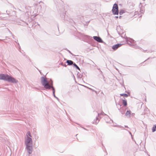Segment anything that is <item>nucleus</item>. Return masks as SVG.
Here are the masks:
<instances>
[{
	"instance_id": "nucleus-8",
	"label": "nucleus",
	"mask_w": 156,
	"mask_h": 156,
	"mask_svg": "<svg viewBox=\"0 0 156 156\" xmlns=\"http://www.w3.org/2000/svg\"><path fill=\"white\" fill-rule=\"evenodd\" d=\"M66 62L68 63V65H70L73 64V62L71 60H67L66 61Z\"/></svg>"
},
{
	"instance_id": "nucleus-13",
	"label": "nucleus",
	"mask_w": 156,
	"mask_h": 156,
	"mask_svg": "<svg viewBox=\"0 0 156 156\" xmlns=\"http://www.w3.org/2000/svg\"><path fill=\"white\" fill-rule=\"evenodd\" d=\"M120 95L121 96H124L125 97H128V95L126 94H120Z\"/></svg>"
},
{
	"instance_id": "nucleus-1",
	"label": "nucleus",
	"mask_w": 156,
	"mask_h": 156,
	"mask_svg": "<svg viewBox=\"0 0 156 156\" xmlns=\"http://www.w3.org/2000/svg\"><path fill=\"white\" fill-rule=\"evenodd\" d=\"M27 138L25 141V144L26 146V148L29 154H31L32 151V141L30 133L28 132L27 134Z\"/></svg>"
},
{
	"instance_id": "nucleus-9",
	"label": "nucleus",
	"mask_w": 156,
	"mask_h": 156,
	"mask_svg": "<svg viewBox=\"0 0 156 156\" xmlns=\"http://www.w3.org/2000/svg\"><path fill=\"white\" fill-rule=\"evenodd\" d=\"M131 113V112L130 111H127L126 113V115L128 117H129Z\"/></svg>"
},
{
	"instance_id": "nucleus-3",
	"label": "nucleus",
	"mask_w": 156,
	"mask_h": 156,
	"mask_svg": "<svg viewBox=\"0 0 156 156\" xmlns=\"http://www.w3.org/2000/svg\"><path fill=\"white\" fill-rule=\"evenodd\" d=\"M112 11L114 14L118 15V7L116 4H114L112 9Z\"/></svg>"
},
{
	"instance_id": "nucleus-10",
	"label": "nucleus",
	"mask_w": 156,
	"mask_h": 156,
	"mask_svg": "<svg viewBox=\"0 0 156 156\" xmlns=\"http://www.w3.org/2000/svg\"><path fill=\"white\" fill-rule=\"evenodd\" d=\"M99 120L98 119V118H96V121H94L93 122V124H97L98 122H99Z\"/></svg>"
},
{
	"instance_id": "nucleus-12",
	"label": "nucleus",
	"mask_w": 156,
	"mask_h": 156,
	"mask_svg": "<svg viewBox=\"0 0 156 156\" xmlns=\"http://www.w3.org/2000/svg\"><path fill=\"white\" fill-rule=\"evenodd\" d=\"M156 131V125H155L153 127L152 129V132H154Z\"/></svg>"
},
{
	"instance_id": "nucleus-14",
	"label": "nucleus",
	"mask_w": 156,
	"mask_h": 156,
	"mask_svg": "<svg viewBox=\"0 0 156 156\" xmlns=\"http://www.w3.org/2000/svg\"><path fill=\"white\" fill-rule=\"evenodd\" d=\"M73 65L77 69L80 70V68L75 63L73 64Z\"/></svg>"
},
{
	"instance_id": "nucleus-17",
	"label": "nucleus",
	"mask_w": 156,
	"mask_h": 156,
	"mask_svg": "<svg viewBox=\"0 0 156 156\" xmlns=\"http://www.w3.org/2000/svg\"><path fill=\"white\" fill-rule=\"evenodd\" d=\"M115 17L116 18H118V16H116Z\"/></svg>"
},
{
	"instance_id": "nucleus-11",
	"label": "nucleus",
	"mask_w": 156,
	"mask_h": 156,
	"mask_svg": "<svg viewBox=\"0 0 156 156\" xmlns=\"http://www.w3.org/2000/svg\"><path fill=\"white\" fill-rule=\"evenodd\" d=\"M123 104L125 106H126L127 105V101L126 100H123L122 101Z\"/></svg>"
},
{
	"instance_id": "nucleus-7",
	"label": "nucleus",
	"mask_w": 156,
	"mask_h": 156,
	"mask_svg": "<svg viewBox=\"0 0 156 156\" xmlns=\"http://www.w3.org/2000/svg\"><path fill=\"white\" fill-rule=\"evenodd\" d=\"M93 38L96 41H98L99 42H101L102 41V40L101 39V38L99 37H98L97 36H94L93 37Z\"/></svg>"
},
{
	"instance_id": "nucleus-2",
	"label": "nucleus",
	"mask_w": 156,
	"mask_h": 156,
	"mask_svg": "<svg viewBox=\"0 0 156 156\" xmlns=\"http://www.w3.org/2000/svg\"><path fill=\"white\" fill-rule=\"evenodd\" d=\"M0 80H4L13 83H16L18 82L14 78L9 76L8 75L4 74H0Z\"/></svg>"
},
{
	"instance_id": "nucleus-4",
	"label": "nucleus",
	"mask_w": 156,
	"mask_h": 156,
	"mask_svg": "<svg viewBox=\"0 0 156 156\" xmlns=\"http://www.w3.org/2000/svg\"><path fill=\"white\" fill-rule=\"evenodd\" d=\"M44 87L47 89H49L50 88H52L53 90V93L55 94V90L54 88L52 86V83L51 85H50L49 83L44 86Z\"/></svg>"
},
{
	"instance_id": "nucleus-16",
	"label": "nucleus",
	"mask_w": 156,
	"mask_h": 156,
	"mask_svg": "<svg viewBox=\"0 0 156 156\" xmlns=\"http://www.w3.org/2000/svg\"><path fill=\"white\" fill-rule=\"evenodd\" d=\"M130 40L131 41H133V40L132 39H130Z\"/></svg>"
},
{
	"instance_id": "nucleus-5",
	"label": "nucleus",
	"mask_w": 156,
	"mask_h": 156,
	"mask_svg": "<svg viewBox=\"0 0 156 156\" xmlns=\"http://www.w3.org/2000/svg\"><path fill=\"white\" fill-rule=\"evenodd\" d=\"M41 83L42 85L44 86L48 83L46 79L44 77H42L41 80Z\"/></svg>"
},
{
	"instance_id": "nucleus-6",
	"label": "nucleus",
	"mask_w": 156,
	"mask_h": 156,
	"mask_svg": "<svg viewBox=\"0 0 156 156\" xmlns=\"http://www.w3.org/2000/svg\"><path fill=\"white\" fill-rule=\"evenodd\" d=\"M121 45V44H118L113 46L112 47V48L113 50H115L117 49L119 47H120Z\"/></svg>"
},
{
	"instance_id": "nucleus-15",
	"label": "nucleus",
	"mask_w": 156,
	"mask_h": 156,
	"mask_svg": "<svg viewBox=\"0 0 156 156\" xmlns=\"http://www.w3.org/2000/svg\"><path fill=\"white\" fill-rule=\"evenodd\" d=\"M123 13H124V12L123 11H121L120 12H119V14L120 15H121L122 14H123Z\"/></svg>"
}]
</instances>
